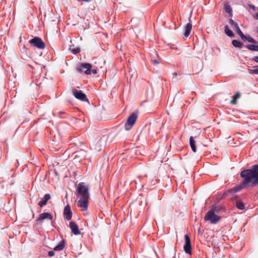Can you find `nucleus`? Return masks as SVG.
<instances>
[{
    "label": "nucleus",
    "instance_id": "obj_1",
    "mask_svg": "<svg viewBox=\"0 0 258 258\" xmlns=\"http://www.w3.org/2000/svg\"><path fill=\"white\" fill-rule=\"evenodd\" d=\"M218 208L216 206H212L210 211H208L205 215L204 219L205 221H209L212 224H216L220 219L221 217L215 214V211L217 212Z\"/></svg>",
    "mask_w": 258,
    "mask_h": 258
},
{
    "label": "nucleus",
    "instance_id": "obj_2",
    "mask_svg": "<svg viewBox=\"0 0 258 258\" xmlns=\"http://www.w3.org/2000/svg\"><path fill=\"white\" fill-rule=\"evenodd\" d=\"M76 191L77 196H80L82 198H89V186L85 185L84 182H80L78 184Z\"/></svg>",
    "mask_w": 258,
    "mask_h": 258
},
{
    "label": "nucleus",
    "instance_id": "obj_3",
    "mask_svg": "<svg viewBox=\"0 0 258 258\" xmlns=\"http://www.w3.org/2000/svg\"><path fill=\"white\" fill-rule=\"evenodd\" d=\"M138 116V113L134 112L128 117L127 119L124 124V128L126 131H130L132 128L133 126L136 123Z\"/></svg>",
    "mask_w": 258,
    "mask_h": 258
},
{
    "label": "nucleus",
    "instance_id": "obj_4",
    "mask_svg": "<svg viewBox=\"0 0 258 258\" xmlns=\"http://www.w3.org/2000/svg\"><path fill=\"white\" fill-rule=\"evenodd\" d=\"M242 40H243L244 41H247L248 42L252 43V44H248L245 46V47L248 50L254 51H258V45H257V42L250 36L245 35V38H243V39H242Z\"/></svg>",
    "mask_w": 258,
    "mask_h": 258
},
{
    "label": "nucleus",
    "instance_id": "obj_5",
    "mask_svg": "<svg viewBox=\"0 0 258 258\" xmlns=\"http://www.w3.org/2000/svg\"><path fill=\"white\" fill-rule=\"evenodd\" d=\"M29 43L33 46L38 49H43L45 47V44L42 39L39 37H34L29 40Z\"/></svg>",
    "mask_w": 258,
    "mask_h": 258
},
{
    "label": "nucleus",
    "instance_id": "obj_6",
    "mask_svg": "<svg viewBox=\"0 0 258 258\" xmlns=\"http://www.w3.org/2000/svg\"><path fill=\"white\" fill-rule=\"evenodd\" d=\"M92 68V66L90 63H80L79 65H78L77 68V70L78 72H83L87 75L91 74V69Z\"/></svg>",
    "mask_w": 258,
    "mask_h": 258
},
{
    "label": "nucleus",
    "instance_id": "obj_7",
    "mask_svg": "<svg viewBox=\"0 0 258 258\" xmlns=\"http://www.w3.org/2000/svg\"><path fill=\"white\" fill-rule=\"evenodd\" d=\"M73 95L78 99L82 101L88 102V99L86 95L83 93L81 90H78L76 89H73L72 90Z\"/></svg>",
    "mask_w": 258,
    "mask_h": 258
},
{
    "label": "nucleus",
    "instance_id": "obj_8",
    "mask_svg": "<svg viewBox=\"0 0 258 258\" xmlns=\"http://www.w3.org/2000/svg\"><path fill=\"white\" fill-rule=\"evenodd\" d=\"M185 244L184 245V250L186 253L191 254V244L190 239L189 236L186 234L184 236Z\"/></svg>",
    "mask_w": 258,
    "mask_h": 258
},
{
    "label": "nucleus",
    "instance_id": "obj_9",
    "mask_svg": "<svg viewBox=\"0 0 258 258\" xmlns=\"http://www.w3.org/2000/svg\"><path fill=\"white\" fill-rule=\"evenodd\" d=\"M44 219L52 220V216L49 213H43L42 214H40L39 217L37 218L36 221L38 223H40L42 222Z\"/></svg>",
    "mask_w": 258,
    "mask_h": 258
},
{
    "label": "nucleus",
    "instance_id": "obj_10",
    "mask_svg": "<svg viewBox=\"0 0 258 258\" xmlns=\"http://www.w3.org/2000/svg\"><path fill=\"white\" fill-rule=\"evenodd\" d=\"M69 227L71 230L72 232L75 235H78L81 234V232L79 229L78 226L74 221H70Z\"/></svg>",
    "mask_w": 258,
    "mask_h": 258
},
{
    "label": "nucleus",
    "instance_id": "obj_11",
    "mask_svg": "<svg viewBox=\"0 0 258 258\" xmlns=\"http://www.w3.org/2000/svg\"><path fill=\"white\" fill-rule=\"evenodd\" d=\"M63 216L66 219L70 220L72 217V213L71 210L70 206L68 204L64 207L63 211Z\"/></svg>",
    "mask_w": 258,
    "mask_h": 258
},
{
    "label": "nucleus",
    "instance_id": "obj_12",
    "mask_svg": "<svg viewBox=\"0 0 258 258\" xmlns=\"http://www.w3.org/2000/svg\"><path fill=\"white\" fill-rule=\"evenodd\" d=\"M89 198H81L79 201L78 206L83 209V210H86L88 209Z\"/></svg>",
    "mask_w": 258,
    "mask_h": 258
},
{
    "label": "nucleus",
    "instance_id": "obj_13",
    "mask_svg": "<svg viewBox=\"0 0 258 258\" xmlns=\"http://www.w3.org/2000/svg\"><path fill=\"white\" fill-rule=\"evenodd\" d=\"M192 29V24L190 22V20L189 19V22L184 27V36L185 38H187L190 35L191 30Z\"/></svg>",
    "mask_w": 258,
    "mask_h": 258
},
{
    "label": "nucleus",
    "instance_id": "obj_14",
    "mask_svg": "<svg viewBox=\"0 0 258 258\" xmlns=\"http://www.w3.org/2000/svg\"><path fill=\"white\" fill-rule=\"evenodd\" d=\"M51 198L50 195L49 194H45L43 198V199L40 201L38 204V205L40 207H42L45 205H46L48 200H49Z\"/></svg>",
    "mask_w": 258,
    "mask_h": 258
},
{
    "label": "nucleus",
    "instance_id": "obj_15",
    "mask_svg": "<svg viewBox=\"0 0 258 258\" xmlns=\"http://www.w3.org/2000/svg\"><path fill=\"white\" fill-rule=\"evenodd\" d=\"M108 137L106 136H102L97 142V145L101 148L105 147L107 145Z\"/></svg>",
    "mask_w": 258,
    "mask_h": 258
},
{
    "label": "nucleus",
    "instance_id": "obj_16",
    "mask_svg": "<svg viewBox=\"0 0 258 258\" xmlns=\"http://www.w3.org/2000/svg\"><path fill=\"white\" fill-rule=\"evenodd\" d=\"M189 145L191 148L192 151L196 153L197 151V148L196 146V141L194 139V138L191 137L189 139Z\"/></svg>",
    "mask_w": 258,
    "mask_h": 258
},
{
    "label": "nucleus",
    "instance_id": "obj_17",
    "mask_svg": "<svg viewBox=\"0 0 258 258\" xmlns=\"http://www.w3.org/2000/svg\"><path fill=\"white\" fill-rule=\"evenodd\" d=\"M65 246V241L64 240H61L59 244L56 245L54 248L55 251H60L63 249Z\"/></svg>",
    "mask_w": 258,
    "mask_h": 258
},
{
    "label": "nucleus",
    "instance_id": "obj_18",
    "mask_svg": "<svg viewBox=\"0 0 258 258\" xmlns=\"http://www.w3.org/2000/svg\"><path fill=\"white\" fill-rule=\"evenodd\" d=\"M224 8L225 11L226 13H228L229 14L230 16H231L232 15V10L231 6H230V5L228 3H225Z\"/></svg>",
    "mask_w": 258,
    "mask_h": 258
},
{
    "label": "nucleus",
    "instance_id": "obj_19",
    "mask_svg": "<svg viewBox=\"0 0 258 258\" xmlns=\"http://www.w3.org/2000/svg\"><path fill=\"white\" fill-rule=\"evenodd\" d=\"M240 96V94L239 92H237L232 97V99L230 101L231 104H236L237 103V99Z\"/></svg>",
    "mask_w": 258,
    "mask_h": 258
},
{
    "label": "nucleus",
    "instance_id": "obj_20",
    "mask_svg": "<svg viewBox=\"0 0 258 258\" xmlns=\"http://www.w3.org/2000/svg\"><path fill=\"white\" fill-rule=\"evenodd\" d=\"M236 207L239 210H244L245 209L244 203L240 200H238L236 202Z\"/></svg>",
    "mask_w": 258,
    "mask_h": 258
},
{
    "label": "nucleus",
    "instance_id": "obj_21",
    "mask_svg": "<svg viewBox=\"0 0 258 258\" xmlns=\"http://www.w3.org/2000/svg\"><path fill=\"white\" fill-rule=\"evenodd\" d=\"M224 31L225 34L229 37H233L234 35L232 31L229 29V27L228 25L225 26Z\"/></svg>",
    "mask_w": 258,
    "mask_h": 258
},
{
    "label": "nucleus",
    "instance_id": "obj_22",
    "mask_svg": "<svg viewBox=\"0 0 258 258\" xmlns=\"http://www.w3.org/2000/svg\"><path fill=\"white\" fill-rule=\"evenodd\" d=\"M232 44L235 47L241 48L242 46V43L236 40H233L232 41Z\"/></svg>",
    "mask_w": 258,
    "mask_h": 258
},
{
    "label": "nucleus",
    "instance_id": "obj_23",
    "mask_svg": "<svg viewBox=\"0 0 258 258\" xmlns=\"http://www.w3.org/2000/svg\"><path fill=\"white\" fill-rule=\"evenodd\" d=\"M248 71L251 75L258 74V66H254L253 69H248Z\"/></svg>",
    "mask_w": 258,
    "mask_h": 258
},
{
    "label": "nucleus",
    "instance_id": "obj_24",
    "mask_svg": "<svg viewBox=\"0 0 258 258\" xmlns=\"http://www.w3.org/2000/svg\"><path fill=\"white\" fill-rule=\"evenodd\" d=\"M70 49L72 52L75 54H76L80 52V49L79 47L75 48L74 45H72L70 47Z\"/></svg>",
    "mask_w": 258,
    "mask_h": 258
},
{
    "label": "nucleus",
    "instance_id": "obj_25",
    "mask_svg": "<svg viewBox=\"0 0 258 258\" xmlns=\"http://www.w3.org/2000/svg\"><path fill=\"white\" fill-rule=\"evenodd\" d=\"M229 24L232 27L233 29L235 30L237 28H238L239 27L238 26V24L235 22L232 19H230L229 20Z\"/></svg>",
    "mask_w": 258,
    "mask_h": 258
},
{
    "label": "nucleus",
    "instance_id": "obj_26",
    "mask_svg": "<svg viewBox=\"0 0 258 258\" xmlns=\"http://www.w3.org/2000/svg\"><path fill=\"white\" fill-rule=\"evenodd\" d=\"M235 31L236 32V33L239 35V36L240 37V38L242 39H243V38H245V35L243 34V33H242V32L241 31L240 29L239 28V27H238V28H237L235 30Z\"/></svg>",
    "mask_w": 258,
    "mask_h": 258
},
{
    "label": "nucleus",
    "instance_id": "obj_27",
    "mask_svg": "<svg viewBox=\"0 0 258 258\" xmlns=\"http://www.w3.org/2000/svg\"><path fill=\"white\" fill-rule=\"evenodd\" d=\"M48 255L50 257L54 255V252L53 251H49L48 253Z\"/></svg>",
    "mask_w": 258,
    "mask_h": 258
},
{
    "label": "nucleus",
    "instance_id": "obj_28",
    "mask_svg": "<svg viewBox=\"0 0 258 258\" xmlns=\"http://www.w3.org/2000/svg\"><path fill=\"white\" fill-rule=\"evenodd\" d=\"M248 7L253 11H254L255 9V6L253 5H248Z\"/></svg>",
    "mask_w": 258,
    "mask_h": 258
},
{
    "label": "nucleus",
    "instance_id": "obj_29",
    "mask_svg": "<svg viewBox=\"0 0 258 258\" xmlns=\"http://www.w3.org/2000/svg\"><path fill=\"white\" fill-rule=\"evenodd\" d=\"M252 60L258 63V56H255L253 57L252 58Z\"/></svg>",
    "mask_w": 258,
    "mask_h": 258
},
{
    "label": "nucleus",
    "instance_id": "obj_30",
    "mask_svg": "<svg viewBox=\"0 0 258 258\" xmlns=\"http://www.w3.org/2000/svg\"><path fill=\"white\" fill-rule=\"evenodd\" d=\"M92 73L93 74H96L97 73V70L96 69H91V73Z\"/></svg>",
    "mask_w": 258,
    "mask_h": 258
},
{
    "label": "nucleus",
    "instance_id": "obj_31",
    "mask_svg": "<svg viewBox=\"0 0 258 258\" xmlns=\"http://www.w3.org/2000/svg\"><path fill=\"white\" fill-rule=\"evenodd\" d=\"M22 49H23V50H25L26 51V52H27V51L28 50V48H27L25 47V46H24V47L22 48Z\"/></svg>",
    "mask_w": 258,
    "mask_h": 258
},
{
    "label": "nucleus",
    "instance_id": "obj_32",
    "mask_svg": "<svg viewBox=\"0 0 258 258\" xmlns=\"http://www.w3.org/2000/svg\"><path fill=\"white\" fill-rule=\"evenodd\" d=\"M153 62H154V64H158V63H159V62L157 60H155V59L153 60Z\"/></svg>",
    "mask_w": 258,
    "mask_h": 258
},
{
    "label": "nucleus",
    "instance_id": "obj_33",
    "mask_svg": "<svg viewBox=\"0 0 258 258\" xmlns=\"http://www.w3.org/2000/svg\"><path fill=\"white\" fill-rule=\"evenodd\" d=\"M172 75L173 77H174V76L176 77L177 75V73L176 72H174L173 73Z\"/></svg>",
    "mask_w": 258,
    "mask_h": 258
},
{
    "label": "nucleus",
    "instance_id": "obj_34",
    "mask_svg": "<svg viewBox=\"0 0 258 258\" xmlns=\"http://www.w3.org/2000/svg\"><path fill=\"white\" fill-rule=\"evenodd\" d=\"M254 18H255L256 19L258 20V13H256V14H255V16H254Z\"/></svg>",
    "mask_w": 258,
    "mask_h": 258
},
{
    "label": "nucleus",
    "instance_id": "obj_35",
    "mask_svg": "<svg viewBox=\"0 0 258 258\" xmlns=\"http://www.w3.org/2000/svg\"><path fill=\"white\" fill-rule=\"evenodd\" d=\"M257 33H258V30H257Z\"/></svg>",
    "mask_w": 258,
    "mask_h": 258
}]
</instances>
